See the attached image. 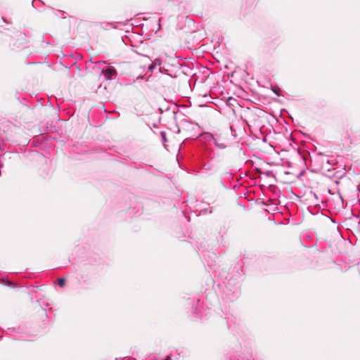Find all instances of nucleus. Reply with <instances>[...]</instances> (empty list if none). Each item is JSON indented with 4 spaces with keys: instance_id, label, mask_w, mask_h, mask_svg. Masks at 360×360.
Returning a JSON list of instances; mask_svg holds the SVG:
<instances>
[{
    "instance_id": "nucleus-1",
    "label": "nucleus",
    "mask_w": 360,
    "mask_h": 360,
    "mask_svg": "<svg viewBox=\"0 0 360 360\" xmlns=\"http://www.w3.org/2000/svg\"><path fill=\"white\" fill-rule=\"evenodd\" d=\"M102 72L108 79H112L113 77L116 75V70L114 68H108L105 70H103Z\"/></svg>"
},
{
    "instance_id": "nucleus-2",
    "label": "nucleus",
    "mask_w": 360,
    "mask_h": 360,
    "mask_svg": "<svg viewBox=\"0 0 360 360\" xmlns=\"http://www.w3.org/2000/svg\"><path fill=\"white\" fill-rule=\"evenodd\" d=\"M211 139L212 140L214 144L217 146L219 148H225L226 147V145L224 143H219L217 139L214 138V136L212 134L210 135Z\"/></svg>"
},
{
    "instance_id": "nucleus-3",
    "label": "nucleus",
    "mask_w": 360,
    "mask_h": 360,
    "mask_svg": "<svg viewBox=\"0 0 360 360\" xmlns=\"http://www.w3.org/2000/svg\"><path fill=\"white\" fill-rule=\"evenodd\" d=\"M153 63L155 66H160L162 65V60L160 58H157Z\"/></svg>"
},
{
    "instance_id": "nucleus-4",
    "label": "nucleus",
    "mask_w": 360,
    "mask_h": 360,
    "mask_svg": "<svg viewBox=\"0 0 360 360\" xmlns=\"http://www.w3.org/2000/svg\"><path fill=\"white\" fill-rule=\"evenodd\" d=\"M65 281L63 278H60L58 280V283L60 287H63L65 285Z\"/></svg>"
},
{
    "instance_id": "nucleus-5",
    "label": "nucleus",
    "mask_w": 360,
    "mask_h": 360,
    "mask_svg": "<svg viewBox=\"0 0 360 360\" xmlns=\"http://www.w3.org/2000/svg\"><path fill=\"white\" fill-rule=\"evenodd\" d=\"M156 66L153 64V63H151L150 65L148 67V70L152 72Z\"/></svg>"
},
{
    "instance_id": "nucleus-6",
    "label": "nucleus",
    "mask_w": 360,
    "mask_h": 360,
    "mask_svg": "<svg viewBox=\"0 0 360 360\" xmlns=\"http://www.w3.org/2000/svg\"><path fill=\"white\" fill-rule=\"evenodd\" d=\"M159 71H160V72H161V73H162V72H163V70H162V68H159Z\"/></svg>"
},
{
    "instance_id": "nucleus-7",
    "label": "nucleus",
    "mask_w": 360,
    "mask_h": 360,
    "mask_svg": "<svg viewBox=\"0 0 360 360\" xmlns=\"http://www.w3.org/2000/svg\"><path fill=\"white\" fill-rule=\"evenodd\" d=\"M274 91L277 95H279V94L277 92V90H274Z\"/></svg>"
},
{
    "instance_id": "nucleus-8",
    "label": "nucleus",
    "mask_w": 360,
    "mask_h": 360,
    "mask_svg": "<svg viewBox=\"0 0 360 360\" xmlns=\"http://www.w3.org/2000/svg\"><path fill=\"white\" fill-rule=\"evenodd\" d=\"M165 360H169V358L166 359Z\"/></svg>"
}]
</instances>
